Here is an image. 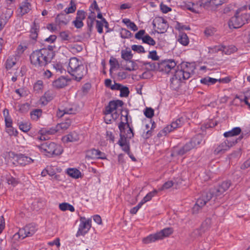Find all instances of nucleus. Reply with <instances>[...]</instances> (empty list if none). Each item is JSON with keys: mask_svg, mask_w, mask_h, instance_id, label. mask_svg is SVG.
<instances>
[{"mask_svg": "<svg viewBox=\"0 0 250 250\" xmlns=\"http://www.w3.org/2000/svg\"><path fill=\"white\" fill-rule=\"evenodd\" d=\"M3 114L4 116L6 127H11L12 124V121L11 118L8 116V110L6 109H4L3 111Z\"/></svg>", "mask_w": 250, "mask_h": 250, "instance_id": "nucleus-38", "label": "nucleus"}, {"mask_svg": "<svg viewBox=\"0 0 250 250\" xmlns=\"http://www.w3.org/2000/svg\"><path fill=\"white\" fill-rule=\"evenodd\" d=\"M212 198V193L204 192L197 200L196 202L192 209L193 214L198 213L201 209Z\"/></svg>", "mask_w": 250, "mask_h": 250, "instance_id": "nucleus-10", "label": "nucleus"}, {"mask_svg": "<svg viewBox=\"0 0 250 250\" xmlns=\"http://www.w3.org/2000/svg\"><path fill=\"white\" fill-rule=\"evenodd\" d=\"M237 142V140L232 142H230L228 140L216 146L214 150V154L215 155H221L226 151L229 149L231 146L235 143Z\"/></svg>", "mask_w": 250, "mask_h": 250, "instance_id": "nucleus-12", "label": "nucleus"}, {"mask_svg": "<svg viewBox=\"0 0 250 250\" xmlns=\"http://www.w3.org/2000/svg\"><path fill=\"white\" fill-rule=\"evenodd\" d=\"M122 58L125 61H129L132 59V54L130 50H122L121 52Z\"/></svg>", "mask_w": 250, "mask_h": 250, "instance_id": "nucleus-37", "label": "nucleus"}, {"mask_svg": "<svg viewBox=\"0 0 250 250\" xmlns=\"http://www.w3.org/2000/svg\"><path fill=\"white\" fill-rule=\"evenodd\" d=\"M175 129L171 123V124L167 125L161 131V133L162 135H166L167 133H170Z\"/></svg>", "mask_w": 250, "mask_h": 250, "instance_id": "nucleus-43", "label": "nucleus"}, {"mask_svg": "<svg viewBox=\"0 0 250 250\" xmlns=\"http://www.w3.org/2000/svg\"><path fill=\"white\" fill-rule=\"evenodd\" d=\"M202 141V137L201 135L198 134L192 138L190 140V143L194 145V147H195L197 145H199L201 143Z\"/></svg>", "mask_w": 250, "mask_h": 250, "instance_id": "nucleus-41", "label": "nucleus"}, {"mask_svg": "<svg viewBox=\"0 0 250 250\" xmlns=\"http://www.w3.org/2000/svg\"><path fill=\"white\" fill-rule=\"evenodd\" d=\"M13 11V9L12 8H4L3 9L2 14L0 16V19L7 22L8 20L12 16Z\"/></svg>", "mask_w": 250, "mask_h": 250, "instance_id": "nucleus-22", "label": "nucleus"}, {"mask_svg": "<svg viewBox=\"0 0 250 250\" xmlns=\"http://www.w3.org/2000/svg\"><path fill=\"white\" fill-rule=\"evenodd\" d=\"M36 230V227L34 225L29 224L24 228L20 229L18 232L14 235V238L15 240H19L30 237L35 233Z\"/></svg>", "mask_w": 250, "mask_h": 250, "instance_id": "nucleus-9", "label": "nucleus"}, {"mask_svg": "<svg viewBox=\"0 0 250 250\" xmlns=\"http://www.w3.org/2000/svg\"><path fill=\"white\" fill-rule=\"evenodd\" d=\"M230 186V182L227 181L223 182L219 186L214 189L212 192V196L214 194L215 196H219L226 191Z\"/></svg>", "mask_w": 250, "mask_h": 250, "instance_id": "nucleus-16", "label": "nucleus"}, {"mask_svg": "<svg viewBox=\"0 0 250 250\" xmlns=\"http://www.w3.org/2000/svg\"><path fill=\"white\" fill-rule=\"evenodd\" d=\"M175 28L176 29L178 30L179 31L190 30V27L189 26L183 25L179 22H176Z\"/></svg>", "mask_w": 250, "mask_h": 250, "instance_id": "nucleus-48", "label": "nucleus"}, {"mask_svg": "<svg viewBox=\"0 0 250 250\" xmlns=\"http://www.w3.org/2000/svg\"><path fill=\"white\" fill-rule=\"evenodd\" d=\"M68 72L75 80L79 82L86 74L87 70L82 61L76 57H73L69 60Z\"/></svg>", "mask_w": 250, "mask_h": 250, "instance_id": "nucleus-3", "label": "nucleus"}, {"mask_svg": "<svg viewBox=\"0 0 250 250\" xmlns=\"http://www.w3.org/2000/svg\"><path fill=\"white\" fill-rule=\"evenodd\" d=\"M71 120L66 118V120L60 124H57L55 128H51L47 131L49 134H53L56 132H62L69 127L71 124Z\"/></svg>", "mask_w": 250, "mask_h": 250, "instance_id": "nucleus-13", "label": "nucleus"}, {"mask_svg": "<svg viewBox=\"0 0 250 250\" xmlns=\"http://www.w3.org/2000/svg\"><path fill=\"white\" fill-rule=\"evenodd\" d=\"M210 225H211L210 219L207 218L203 222L200 228L202 230V231L205 232L206 231H207L210 228Z\"/></svg>", "mask_w": 250, "mask_h": 250, "instance_id": "nucleus-36", "label": "nucleus"}, {"mask_svg": "<svg viewBox=\"0 0 250 250\" xmlns=\"http://www.w3.org/2000/svg\"><path fill=\"white\" fill-rule=\"evenodd\" d=\"M190 64L183 63L180 66H178V69L175 70L173 77L171 79V86H179L181 81L187 80L190 77L193 69L189 66Z\"/></svg>", "mask_w": 250, "mask_h": 250, "instance_id": "nucleus-4", "label": "nucleus"}, {"mask_svg": "<svg viewBox=\"0 0 250 250\" xmlns=\"http://www.w3.org/2000/svg\"><path fill=\"white\" fill-rule=\"evenodd\" d=\"M157 193L156 190H154L153 191L150 192L146 194V195L143 199V200L141 201L143 204L145 203L150 201L152 197H153Z\"/></svg>", "mask_w": 250, "mask_h": 250, "instance_id": "nucleus-42", "label": "nucleus"}, {"mask_svg": "<svg viewBox=\"0 0 250 250\" xmlns=\"http://www.w3.org/2000/svg\"><path fill=\"white\" fill-rule=\"evenodd\" d=\"M39 31V26L35 23L31 27L30 30V37L31 39L34 41H36Z\"/></svg>", "mask_w": 250, "mask_h": 250, "instance_id": "nucleus-30", "label": "nucleus"}, {"mask_svg": "<svg viewBox=\"0 0 250 250\" xmlns=\"http://www.w3.org/2000/svg\"><path fill=\"white\" fill-rule=\"evenodd\" d=\"M241 131V129L239 127H236L231 130L226 132L224 133V136L226 137H231L239 135Z\"/></svg>", "mask_w": 250, "mask_h": 250, "instance_id": "nucleus-26", "label": "nucleus"}, {"mask_svg": "<svg viewBox=\"0 0 250 250\" xmlns=\"http://www.w3.org/2000/svg\"><path fill=\"white\" fill-rule=\"evenodd\" d=\"M143 205L142 203L140 202L136 207L130 209V212L133 214H136Z\"/></svg>", "mask_w": 250, "mask_h": 250, "instance_id": "nucleus-63", "label": "nucleus"}, {"mask_svg": "<svg viewBox=\"0 0 250 250\" xmlns=\"http://www.w3.org/2000/svg\"><path fill=\"white\" fill-rule=\"evenodd\" d=\"M221 81V79H216L209 77L202 78L200 80L201 83L205 85H209L215 83L217 81Z\"/></svg>", "mask_w": 250, "mask_h": 250, "instance_id": "nucleus-29", "label": "nucleus"}, {"mask_svg": "<svg viewBox=\"0 0 250 250\" xmlns=\"http://www.w3.org/2000/svg\"><path fill=\"white\" fill-rule=\"evenodd\" d=\"M211 2H212L211 0H202L200 6L207 9L211 10H214L213 5Z\"/></svg>", "mask_w": 250, "mask_h": 250, "instance_id": "nucleus-35", "label": "nucleus"}, {"mask_svg": "<svg viewBox=\"0 0 250 250\" xmlns=\"http://www.w3.org/2000/svg\"><path fill=\"white\" fill-rule=\"evenodd\" d=\"M148 65L151 69H158L161 71L168 73L171 70L174 69L176 65L175 62L173 60H165L160 63L147 62L145 63Z\"/></svg>", "mask_w": 250, "mask_h": 250, "instance_id": "nucleus-7", "label": "nucleus"}, {"mask_svg": "<svg viewBox=\"0 0 250 250\" xmlns=\"http://www.w3.org/2000/svg\"><path fill=\"white\" fill-rule=\"evenodd\" d=\"M123 105V102L120 100L110 101L105 107L104 111L105 115L104 120L107 124L110 123L112 120H115L119 117L116 111L118 107H121Z\"/></svg>", "mask_w": 250, "mask_h": 250, "instance_id": "nucleus-5", "label": "nucleus"}, {"mask_svg": "<svg viewBox=\"0 0 250 250\" xmlns=\"http://www.w3.org/2000/svg\"><path fill=\"white\" fill-rule=\"evenodd\" d=\"M67 104L65 103L64 105L60 106L57 112V116L61 118L66 114H71L74 113V109L70 106H67Z\"/></svg>", "mask_w": 250, "mask_h": 250, "instance_id": "nucleus-17", "label": "nucleus"}, {"mask_svg": "<svg viewBox=\"0 0 250 250\" xmlns=\"http://www.w3.org/2000/svg\"><path fill=\"white\" fill-rule=\"evenodd\" d=\"M18 241V240L14 239L13 235L11 241V250H18L19 244L17 242Z\"/></svg>", "mask_w": 250, "mask_h": 250, "instance_id": "nucleus-53", "label": "nucleus"}, {"mask_svg": "<svg viewBox=\"0 0 250 250\" xmlns=\"http://www.w3.org/2000/svg\"><path fill=\"white\" fill-rule=\"evenodd\" d=\"M56 20L59 25H66L70 21V17L65 13H61L57 16Z\"/></svg>", "mask_w": 250, "mask_h": 250, "instance_id": "nucleus-21", "label": "nucleus"}, {"mask_svg": "<svg viewBox=\"0 0 250 250\" xmlns=\"http://www.w3.org/2000/svg\"><path fill=\"white\" fill-rule=\"evenodd\" d=\"M157 233L148 235L143 239L144 244H147L159 240Z\"/></svg>", "mask_w": 250, "mask_h": 250, "instance_id": "nucleus-28", "label": "nucleus"}, {"mask_svg": "<svg viewBox=\"0 0 250 250\" xmlns=\"http://www.w3.org/2000/svg\"><path fill=\"white\" fill-rule=\"evenodd\" d=\"M91 227V219H86L84 217L80 218V224L76 234L77 237L86 234Z\"/></svg>", "mask_w": 250, "mask_h": 250, "instance_id": "nucleus-11", "label": "nucleus"}, {"mask_svg": "<svg viewBox=\"0 0 250 250\" xmlns=\"http://www.w3.org/2000/svg\"><path fill=\"white\" fill-rule=\"evenodd\" d=\"M120 35L123 39L129 38L131 36V33L126 29H122Z\"/></svg>", "mask_w": 250, "mask_h": 250, "instance_id": "nucleus-47", "label": "nucleus"}, {"mask_svg": "<svg viewBox=\"0 0 250 250\" xmlns=\"http://www.w3.org/2000/svg\"><path fill=\"white\" fill-rule=\"evenodd\" d=\"M214 9L216 6L221 5L226 1V0H211Z\"/></svg>", "mask_w": 250, "mask_h": 250, "instance_id": "nucleus-62", "label": "nucleus"}, {"mask_svg": "<svg viewBox=\"0 0 250 250\" xmlns=\"http://www.w3.org/2000/svg\"><path fill=\"white\" fill-rule=\"evenodd\" d=\"M79 140V136L78 134L75 131L71 132L62 138V141L64 143L76 142Z\"/></svg>", "mask_w": 250, "mask_h": 250, "instance_id": "nucleus-20", "label": "nucleus"}, {"mask_svg": "<svg viewBox=\"0 0 250 250\" xmlns=\"http://www.w3.org/2000/svg\"><path fill=\"white\" fill-rule=\"evenodd\" d=\"M187 121V118L185 116H181L177 119L175 121H173L171 124L176 129L182 126Z\"/></svg>", "mask_w": 250, "mask_h": 250, "instance_id": "nucleus-27", "label": "nucleus"}, {"mask_svg": "<svg viewBox=\"0 0 250 250\" xmlns=\"http://www.w3.org/2000/svg\"><path fill=\"white\" fill-rule=\"evenodd\" d=\"M120 91V96L122 97H127L129 93V89L126 86H122L121 89L119 90Z\"/></svg>", "mask_w": 250, "mask_h": 250, "instance_id": "nucleus-45", "label": "nucleus"}, {"mask_svg": "<svg viewBox=\"0 0 250 250\" xmlns=\"http://www.w3.org/2000/svg\"><path fill=\"white\" fill-rule=\"evenodd\" d=\"M131 49L132 50L137 52V53H145L146 51L144 47L140 45H132L131 46Z\"/></svg>", "mask_w": 250, "mask_h": 250, "instance_id": "nucleus-46", "label": "nucleus"}, {"mask_svg": "<svg viewBox=\"0 0 250 250\" xmlns=\"http://www.w3.org/2000/svg\"><path fill=\"white\" fill-rule=\"evenodd\" d=\"M123 113L122 117L125 118V122H121L119 124L120 138L118 144L122 147V150L127 154L130 152V147L127 139L132 138L134 134L132 128L130 126L131 117L128 116V111L125 110L123 111Z\"/></svg>", "mask_w": 250, "mask_h": 250, "instance_id": "nucleus-1", "label": "nucleus"}, {"mask_svg": "<svg viewBox=\"0 0 250 250\" xmlns=\"http://www.w3.org/2000/svg\"><path fill=\"white\" fill-rule=\"evenodd\" d=\"M145 33V31L144 30H140L137 33H136L135 35V37L136 39L138 40H140L143 38L144 35Z\"/></svg>", "mask_w": 250, "mask_h": 250, "instance_id": "nucleus-64", "label": "nucleus"}, {"mask_svg": "<svg viewBox=\"0 0 250 250\" xmlns=\"http://www.w3.org/2000/svg\"><path fill=\"white\" fill-rule=\"evenodd\" d=\"M142 41L144 43L150 45H154L156 44L155 41L148 35H145L142 39Z\"/></svg>", "mask_w": 250, "mask_h": 250, "instance_id": "nucleus-39", "label": "nucleus"}, {"mask_svg": "<svg viewBox=\"0 0 250 250\" xmlns=\"http://www.w3.org/2000/svg\"><path fill=\"white\" fill-rule=\"evenodd\" d=\"M20 129L24 132H28L30 129V124L28 122H21L19 123Z\"/></svg>", "mask_w": 250, "mask_h": 250, "instance_id": "nucleus-34", "label": "nucleus"}, {"mask_svg": "<svg viewBox=\"0 0 250 250\" xmlns=\"http://www.w3.org/2000/svg\"><path fill=\"white\" fill-rule=\"evenodd\" d=\"M173 229L171 228H166L157 232V233L159 240H161L165 237H168L173 233Z\"/></svg>", "mask_w": 250, "mask_h": 250, "instance_id": "nucleus-24", "label": "nucleus"}, {"mask_svg": "<svg viewBox=\"0 0 250 250\" xmlns=\"http://www.w3.org/2000/svg\"><path fill=\"white\" fill-rule=\"evenodd\" d=\"M31 9L30 3L27 0H25L20 4L17 10V15L19 17H22L24 15L28 13Z\"/></svg>", "mask_w": 250, "mask_h": 250, "instance_id": "nucleus-18", "label": "nucleus"}, {"mask_svg": "<svg viewBox=\"0 0 250 250\" xmlns=\"http://www.w3.org/2000/svg\"><path fill=\"white\" fill-rule=\"evenodd\" d=\"M35 156L33 157H28L24 154H20L16 155L15 156V159L20 165L25 166L33 163L35 160Z\"/></svg>", "mask_w": 250, "mask_h": 250, "instance_id": "nucleus-14", "label": "nucleus"}, {"mask_svg": "<svg viewBox=\"0 0 250 250\" xmlns=\"http://www.w3.org/2000/svg\"><path fill=\"white\" fill-rule=\"evenodd\" d=\"M16 63V58L14 57L9 58L6 62V68L7 69H10Z\"/></svg>", "mask_w": 250, "mask_h": 250, "instance_id": "nucleus-44", "label": "nucleus"}, {"mask_svg": "<svg viewBox=\"0 0 250 250\" xmlns=\"http://www.w3.org/2000/svg\"><path fill=\"white\" fill-rule=\"evenodd\" d=\"M76 18L79 20H82L83 21L85 18V13L83 10H78Z\"/></svg>", "mask_w": 250, "mask_h": 250, "instance_id": "nucleus-57", "label": "nucleus"}, {"mask_svg": "<svg viewBox=\"0 0 250 250\" xmlns=\"http://www.w3.org/2000/svg\"><path fill=\"white\" fill-rule=\"evenodd\" d=\"M194 147V145L191 144L190 142L187 143L182 148H181L177 152V153L180 155H183L187 152L189 151Z\"/></svg>", "mask_w": 250, "mask_h": 250, "instance_id": "nucleus-25", "label": "nucleus"}, {"mask_svg": "<svg viewBox=\"0 0 250 250\" xmlns=\"http://www.w3.org/2000/svg\"><path fill=\"white\" fill-rule=\"evenodd\" d=\"M72 23L77 28H80L83 26V20H79L76 18L75 20L73 21Z\"/></svg>", "mask_w": 250, "mask_h": 250, "instance_id": "nucleus-52", "label": "nucleus"}, {"mask_svg": "<svg viewBox=\"0 0 250 250\" xmlns=\"http://www.w3.org/2000/svg\"><path fill=\"white\" fill-rule=\"evenodd\" d=\"M60 36L62 41H69L70 40L69 34L66 32H61Z\"/></svg>", "mask_w": 250, "mask_h": 250, "instance_id": "nucleus-58", "label": "nucleus"}, {"mask_svg": "<svg viewBox=\"0 0 250 250\" xmlns=\"http://www.w3.org/2000/svg\"><path fill=\"white\" fill-rule=\"evenodd\" d=\"M67 83L66 79L63 77H61L53 82V86L57 88H61L66 86Z\"/></svg>", "mask_w": 250, "mask_h": 250, "instance_id": "nucleus-23", "label": "nucleus"}, {"mask_svg": "<svg viewBox=\"0 0 250 250\" xmlns=\"http://www.w3.org/2000/svg\"><path fill=\"white\" fill-rule=\"evenodd\" d=\"M250 18V14L247 13L244 9H239L237 10L235 15L230 19L229 25L230 28H239L247 23Z\"/></svg>", "mask_w": 250, "mask_h": 250, "instance_id": "nucleus-6", "label": "nucleus"}, {"mask_svg": "<svg viewBox=\"0 0 250 250\" xmlns=\"http://www.w3.org/2000/svg\"><path fill=\"white\" fill-rule=\"evenodd\" d=\"M152 135L151 128L150 130H146L144 129V132L142 133V137L144 139H148Z\"/></svg>", "mask_w": 250, "mask_h": 250, "instance_id": "nucleus-60", "label": "nucleus"}, {"mask_svg": "<svg viewBox=\"0 0 250 250\" xmlns=\"http://www.w3.org/2000/svg\"><path fill=\"white\" fill-rule=\"evenodd\" d=\"M124 69L129 71L134 70L135 69L134 62L132 61H129L128 64H126L125 65Z\"/></svg>", "mask_w": 250, "mask_h": 250, "instance_id": "nucleus-49", "label": "nucleus"}, {"mask_svg": "<svg viewBox=\"0 0 250 250\" xmlns=\"http://www.w3.org/2000/svg\"><path fill=\"white\" fill-rule=\"evenodd\" d=\"M71 51L73 53H78L81 52L83 50V47L81 45H75L73 46L70 47Z\"/></svg>", "mask_w": 250, "mask_h": 250, "instance_id": "nucleus-56", "label": "nucleus"}, {"mask_svg": "<svg viewBox=\"0 0 250 250\" xmlns=\"http://www.w3.org/2000/svg\"><path fill=\"white\" fill-rule=\"evenodd\" d=\"M6 132L10 136H16L18 132L12 126L11 127H6Z\"/></svg>", "mask_w": 250, "mask_h": 250, "instance_id": "nucleus-54", "label": "nucleus"}, {"mask_svg": "<svg viewBox=\"0 0 250 250\" xmlns=\"http://www.w3.org/2000/svg\"><path fill=\"white\" fill-rule=\"evenodd\" d=\"M38 147L41 151L47 153L49 156L52 155H58L62 153V149L61 146L50 141H47L42 144L41 145L38 146Z\"/></svg>", "mask_w": 250, "mask_h": 250, "instance_id": "nucleus-8", "label": "nucleus"}, {"mask_svg": "<svg viewBox=\"0 0 250 250\" xmlns=\"http://www.w3.org/2000/svg\"><path fill=\"white\" fill-rule=\"evenodd\" d=\"M178 42L183 45L186 46L189 43V39L186 34L181 33L179 34Z\"/></svg>", "mask_w": 250, "mask_h": 250, "instance_id": "nucleus-31", "label": "nucleus"}, {"mask_svg": "<svg viewBox=\"0 0 250 250\" xmlns=\"http://www.w3.org/2000/svg\"><path fill=\"white\" fill-rule=\"evenodd\" d=\"M53 57V52L43 48L33 51L30 56V60L33 65L39 67L44 66L50 62Z\"/></svg>", "mask_w": 250, "mask_h": 250, "instance_id": "nucleus-2", "label": "nucleus"}, {"mask_svg": "<svg viewBox=\"0 0 250 250\" xmlns=\"http://www.w3.org/2000/svg\"><path fill=\"white\" fill-rule=\"evenodd\" d=\"M87 156L91 159H105V155L104 153L99 150L92 149L88 150L87 152Z\"/></svg>", "mask_w": 250, "mask_h": 250, "instance_id": "nucleus-19", "label": "nucleus"}, {"mask_svg": "<svg viewBox=\"0 0 250 250\" xmlns=\"http://www.w3.org/2000/svg\"><path fill=\"white\" fill-rule=\"evenodd\" d=\"M148 58L151 59L153 61H158L159 59V57L157 55L156 51L153 50L149 51Z\"/></svg>", "mask_w": 250, "mask_h": 250, "instance_id": "nucleus-50", "label": "nucleus"}, {"mask_svg": "<svg viewBox=\"0 0 250 250\" xmlns=\"http://www.w3.org/2000/svg\"><path fill=\"white\" fill-rule=\"evenodd\" d=\"M96 28L97 29V31L99 33H102L103 32V27L104 26V24L102 21H96Z\"/></svg>", "mask_w": 250, "mask_h": 250, "instance_id": "nucleus-59", "label": "nucleus"}, {"mask_svg": "<svg viewBox=\"0 0 250 250\" xmlns=\"http://www.w3.org/2000/svg\"><path fill=\"white\" fill-rule=\"evenodd\" d=\"M76 10V5L73 0L70 1L69 6L64 10L65 13L68 14L74 13Z\"/></svg>", "mask_w": 250, "mask_h": 250, "instance_id": "nucleus-33", "label": "nucleus"}, {"mask_svg": "<svg viewBox=\"0 0 250 250\" xmlns=\"http://www.w3.org/2000/svg\"><path fill=\"white\" fill-rule=\"evenodd\" d=\"M204 232L202 231V230L201 229V228L199 229H196L194 230L191 233V237L193 238H195L199 236H201Z\"/></svg>", "mask_w": 250, "mask_h": 250, "instance_id": "nucleus-51", "label": "nucleus"}, {"mask_svg": "<svg viewBox=\"0 0 250 250\" xmlns=\"http://www.w3.org/2000/svg\"><path fill=\"white\" fill-rule=\"evenodd\" d=\"M153 25L157 28V31L158 33H165L168 28V24L163 18H159L156 21H154Z\"/></svg>", "mask_w": 250, "mask_h": 250, "instance_id": "nucleus-15", "label": "nucleus"}, {"mask_svg": "<svg viewBox=\"0 0 250 250\" xmlns=\"http://www.w3.org/2000/svg\"><path fill=\"white\" fill-rule=\"evenodd\" d=\"M68 174L74 178H79L81 176V172L76 168H69L67 170Z\"/></svg>", "mask_w": 250, "mask_h": 250, "instance_id": "nucleus-32", "label": "nucleus"}, {"mask_svg": "<svg viewBox=\"0 0 250 250\" xmlns=\"http://www.w3.org/2000/svg\"><path fill=\"white\" fill-rule=\"evenodd\" d=\"M42 111L40 109H36L30 113L31 118L34 120H37L42 115Z\"/></svg>", "mask_w": 250, "mask_h": 250, "instance_id": "nucleus-40", "label": "nucleus"}, {"mask_svg": "<svg viewBox=\"0 0 250 250\" xmlns=\"http://www.w3.org/2000/svg\"><path fill=\"white\" fill-rule=\"evenodd\" d=\"M144 114L146 117L151 118L154 115V110L151 108H146Z\"/></svg>", "mask_w": 250, "mask_h": 250, "instance_id": "nucleus-55", "label": "nucleus"}, {"mask_svg": "<svg viewBox=\"0 0 250 250\" xmlns=\"http://www.w3.org/2000/svg\"><path fill=\"white\" fill-rule=\"evenodd\" d=\"M7 181L8 184H11L14 186H16L18 183V181L12 177L7 178Z\"/></svg>", "mask_w": 250, "mask_h": 250, "instance_id": "nucleus-61", "label": "nucleus"}]
</instances>
